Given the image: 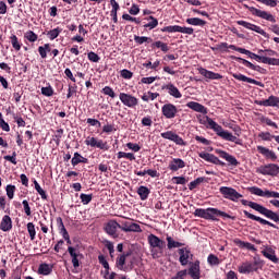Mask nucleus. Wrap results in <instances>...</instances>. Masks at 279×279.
Listing matches in <instances>:
<instances>
[{"label": "nucleus", "mask_w": 279, "mask_h": 279, "mask_svg": "<svg viewBox=\"0 0 279 279\" xmlns=\"http://www.w3.org/2000/svg\"><path fill=\"white\" fill-rule=\"evenodd\" d=\"M264 64H270L271 66H279V59L265 57Z\"/></svg>", "instance_id": "nucleus-60"}, {"label": "nucleus", "mask_w": 279, "mask_h": 279, "mask_svg": "<svg viewBox=\"0 0 279 279\" xmlns=\"http://www.w3.org/2000/svg\"><path fill=\"white\" fill-rule=\"evenodd\" d=\"M60 34H62V28L57 27L54 29H51L47 33V36L49 38V40H56V38H58V36H60Z\"/></svg>", "instance_id": "nucleus-47"}, {"label": "nucleus", "mask_w": 279, "mask_h": 279, "mask_svg": "<svg viewBox=\"0 0 279 279\" xmlns=\"http://www.w3.org/2000/svg\"><path fill=\"white\" fill-rule=\"evenodd\" d=\"M110 5L112 8L110 11V16L112 17L113 23H119L118 12L121 10V7L117 0H110Z\"/></svg>", "instance_id": "nucleus-32"}, {"label": "nucleus", "mask_w": 279, "mask_h": 279, "mask_svg": "<svg viewBox=\"0 0 279 279\" xmlns=\"http://www.w3.org/2000/svg\"><path fill=\"white\" fill-rule=\"evenodd\" d=\"M240 202H241L242 206H248L253 210H256V213H259V215H263V213L265 210V206H263L258 203L247 201V199H241V198H240Z\"/></svg>", "instance_id": "nucleus-24"}, {"label": "nucleus", "mask_w": 279, "mask_h": 279, "mask_svg": "<svg viewBox=\"0 0 279 279\" xmlns=\"http://www.w3.org/2000/svg\"><path fill=\"white\" fill-rule=\"evenodd\" d=\"M263 256L271 260V263H279L278 256H276V251L271 246H265V250L262 251Z\"/></svg>", "instance_id": "nucleus-26"}, {"label": "nucleus", "mask_w": 279, "mask_h": 279, "mask_svg": "<svg viewBox=\"0 0 279 279\" xmlns=\"http://www.w3.org/2000/svg\"><path fill=\"white\" fill-rule=\"evenodd\" d=\"M147 21H150L149 23L145 24L144 27L148 29H156L158 27V19L150 15Z\"/></svg>", "instance_id": "nucleus-50"}, {"label": "nucleus", "mask_w": 279, "mask_h": 279, "mask_svg": "<svg viewBox=\"0 0 279 279\" xmlns=\"http://www.w3.org/2000/svg\"><path fill=\"white\" fill-rule=\"evenodd\" d=\"M24 38L25 40H28V43H36V40H38V35L34 33V31H27L24 34Z\"/></svg>", "instance_id": "nucleus-51"}, {"label": "nucleus", "mask_w": 279, "mask_h": 279, "mask_svg": "<svg viewBox=\"0 0 279 279\" xmlns=\"http://www.w3.org/2000/svg\"><path fill=\"white\" fill-rule=\"evenodd\" d=\"M33 184L35 186V191H37V193L40 195L41 199L48 201L49 196L47 195V192L43 190V187L40 186L38 181H36V179H34Z\"/></svg>", "instance_id": "nucleus-42"}, {"label": "nucleus", "mask_w": 279, "mask_h": 279, "mask_svg": "<svg viewBox=\"0 0 279 279\" xmlns=\"http://www.w3.org/2000/svg\"><path fill=\"white\" fill-rule=\"evenodd\" d=\"M207 263L211 266L219 265V257H217L215 254H209L207 257Z\"/></svg>", "instance_id": "nucleus-59"}, {"label": "nucleus", "mask_w": 279, "mask_h": 279, "mask_svg": "<svg viewBox=\"0 0 279 279\" xmlns=\"http://www.w3.org/2000/svg\"><path fill=\"white\" fill-rule=\"evenodd\" d=\"M186 107L191 110H194V112H201V114H208V108L199 102L190 101L186 104Z\"/></svg>", "instance_id": "nucleus-29"}, {"label": "nucleus", "mask_w": 279, "mask_h": 279, "mask_svg": "<svg viewBox=\"0 0 279 279\" xmlns=\"http://www.w3.org/2000/svg\"><path fill=\"white\" fill-rule=\"evenodd\" d=\"M68 252L71 258H82V254L80 253V251L73 246H69Z\"/></svg>", "instance_id": "nucleus-57"}, {"label": "nucleus", "mask_w": 279, "mask_h": 279, "mask_svg": "<svg viewBox=\"0 0 279 279\" xmlns=\"http://www.w3.org/2000/svg\"><path fill=\"white\" fill-rule=\"evenodd\" d=\"M179 254V263L182 267H186L191 260H193V253H191V248L182 247L178 250Z\"/></svg>", "instance_id": "nucleus-9"}, {"label": "nucleus", "mask_w": 279, "mask_h": 279, "mask_svg": "<svg viewBox=\"0 0 279 279\" xmlns=\"http://www.w3.org/2000/svg\"><path fill=\"white\" fill-rule=\"evenodd\" d=\"M41 95L45 97H52L53 95V87L48 86V87H41Z\"/></svg>", "instance_id": "nucleus-63"}, {"label": "nucleus", "mask_w": 279, "mask_h": 279, "mask_svg": "<svg viewBox=\"0 0 279 279\" xmlns=\"http://www.w3.org/2000/svg\"><path fill=\"white\" fill-rule=\"evenodd\" d=\"M244 8L251 12L253 16H257L258 19H263L264 21H269L270 23H276V17L274 14L263 11L260 9H256L254 7H250L247 4H244Z\"/></svg>", "instance_id": "nucleus-5"}, {"label": "nucleus", "mask_w": 279, "mask_h": 279, "mask_svg": "<svg viewBox=\"0 0 279 279\" xmlns=\"http://www.w3.org/2000/svg\"><path fill=\"white\" fill-rule=\"evenodd\" d=\"M178 112V107L171 102H167L161 107V114L165 119H175Z\"/></svg>", "instance_id": "nucleus-11"}, {"label": "nucleus", "mask_w": 279, "mask_h": 279, "mask_svg": "<svg viewBox=\"0 0 279 279\" xmlns=\"http://www.w3.org/2000/svg\"><path fill=\"white\" fill-rule=\"evenodd\" d=\"M198 156L203 160H206V162H211V165H219L220 167H226V162L218 159V157L215 156L214 154L202 151V153L198 154Z\"/></svg>", "instance_id": "nucleus-17"}, {"label": "nucleus", "mask_w": 279, "mask_h": 279, "mask_svg": "<svg viewBox=\"0 0 279 279\" xmlns=\"http://www.w3.org/2000/svg\"><path fill=\"white\" fill-rule=\"evenodd\" d=\"M257 151L262 154V156H265V158L271 160L272 162H276V160H278V156L276 155V153H274V150H270L265 146H257Z\"/></svg>", "instance_id": "nucleus-23"}, {"label": "nucleus", "mask_w": 279, "mask_h": 279, "mask_svg": "<svg viewBox=\"0 0 279 279\" xmlns=\"http://www.w3.org/2000/svg\"><path fill=\"white\" fill-rule=\"evenodd\" d=\"M243 214L247 219H252V221H258V223H260L262 226H269L270 228L278 229V226L274 225V222L265 220L264 218H260L256 215L250 214V211L247 210H243Z\"/></svg>", "instance_id": "nucleus-20"}, {"label": "nucleus", "mask_w": 279, "mask_h": 279, "mask_svg": "<svg viewBox=\"0 0 279 279\" xmlns=\"http://www.w3.org/2000/svg\"><path fill=\"white\" fill-rule=\"evenodd\" d=\"M51 44H45L38 47V53L43 60L47 58V53H51Z\"/></svg>", "instance_id": "nucleus-41"}, {"label": "nucleus", "mask_w": 279, "mask_h": 279, "mask_svg": "<svg viewBox=\"0 0 279 279\" xmlns=\"http://www.w3.org/2000/svg\"><path fill=\"white\" fill-rule=\"evenodd\" d=\"M186 167V162L182 160L181 158H173L168 166V169L170 171H180V169H184Z\"/></svg>", "instance_id": "nucleus-27"}, {"label": "nucleus", "mask_w": 279, "mask_h": 279, "mask_svg": "<svg viewBox=\"0 0 279 279\" xmlns=\"http://www.w3.org/2000/svg\"><path fill=\"white\" fill-rule=\"evenodd\" d=\"M26 227L31 241H34L36 239V226L34 225V222H28Z\"/></svg>", "instance_id": "nucleus-52"}, {"label": "nucleus", "mask_w": 279, "mask_h": 279, "mask_svg": "<svg viewBox=\"0 0 279 279\" xmlns=\"http://www.w3.org/2000/svg\"><path fill=\"white\" fill-rule=\"evenodd\" d=\"M185 23H187V25H193L194 27H204V25H206V21L199 17H189L185 20Z\"/></svg>", "instance_id": "nucleus-39"}, {"label": "nucleus", "mask_w": 279, "mask_h": 279, "mask_svg": "<svg viewBox=\"0 0 279 279\" xmlns=\"http://www.w3.org/2000/svg\"><path fill=\"white\" fill-rule=\"evenodd\" d=\"M238 271L240 274H252V271H258V267H255L253 263L246 262L239 266Z\"/></svg>", "instance_id": "nucleus-31"}, {"label": "nucleus", "mask_w": 279, "mask_h": 279, "mask_svg": "<svg viewBox=\"0 0 279 279\" xmlns=\"http://www.w3.org/2000/svg\"><path fill=\"white\" fill-rule=\"evenodd\" d=\"M206 182V178L204 177H198L196 180L190 182L189 184V190L190 191H195V189H197V186H199V184Z\"/></svg>", "instance_id": "nucleus-44"}, {"label": "nucleus", "mask_w": 279, "mask_h": 279, "mask_svg": "<svg viewBox=\"0 0 279 279\" xmlns=\"http://www.w3.org/2000/svg\"><path fill=\"white\" fill-rule=\"evenodd\" d=\"M257 106H264L265 108H279V97L271 95L268 99L257 101Z\"/></svg>", "instance_id": "nucleus-21"}, {"label": "nucleus", "mask_w": 279, "mask_h": 279, "mask_svg": "<svg viewBox=\"0 0 279 279\" xmlns=\"http://www.w3.org/2000/svg\"><path fill=\"white\" fill-rule=\"evenodd\" d=\"M219 193L225 199H229V202L236 203L243 199V194L239 193L234 187L221 186Z\"/></svg>", "instance_id": "nucleus-4"}, {"label": "nucleus", "mask_w": 279, "mask_h": 279, "mask_svg": "<svg viewBox=\"0 0 279 279\" xmlns=\"http://www.w3.org/2000/svg\"><path fill=\"white\" fill-rule=\"evenodd\" d=\"M198 73L203 75V77H206V80H223L221 74L215 73L204 68L198 69Z\"/></svg>", "instance_id": "nucleus-25"}, {"label": "nucleus", "mask_w": 279, "mask_h": 279, "mask_svg": "<svg viewBox=\"0 0 279 279\" xmlns=\"http://www.w3.org/2000/svg\"><path fill=\"white\" fill-rule=\"evenodd\" d=\"M0 230H2V232H10V230H12V218H10V216H3Z\"/></svg>", "instance_id": "nucleus-34"}, {"label": "nucleus", "mask_w": 279, "mask_h": 279, "mask_svg": "<svg viewBox=\"0 0 279 279\" xmlns=\"http://www.w3.org/2000/svg\"><path fill=\"white\" fill-rule=\"evenodd\" d=\"M172 182L173 184H186L189 182V179L184 177H173Z\"/></svg>", "instance_id": "nucleus-64"}, {"label": "nucleus", "mask_w": 279, "mask_h": 279, "mask_svg": "<svg viewBox=\"0 0 279 279\" xmlns=\"http://www.w3.org/2000/svg\"><path fill=\"white\" fill-rule=\"evenodd\" d=\"M151 47H156L157 49H160L163 53H167L170 49L167 43H162L160 40L153 43Z\"/></svg>", "instance_id": "nucleus-45"}, {"label": "nucleus", "mask_w": 279, "mask_h": 279, "mask_svg": "<svg viewBox=\"0 0 279 279\" xmlns=\"http://www.w3.org/2000/svg\"><path fill=\"white\" fill-rule=\"evenodd\" d=\"M80 199L84 206H87V204L93 202V194H84L82 193L80 195Z\"/></svg>", "instance_id": "nucleus-55"}, {"label": "nucleus", "mask_w": 279, "mask_h": 279, "mask_svg": "<svg viewBox=\"0 0 279 279\" xmlns=\"http://www.w3.org/2000/svg\"><path fill=\"white\" fill-rule=\"evenodd\" d=\"M119 99L126 108H136V106H138V98L132 94L120 93Z\"/></svg>", "instance_id": "nucleus-10"}, {"label": "nucleus", "mask_w": 279, "mask_h": 279, "mask_svg": "<svg viewBox=\"0 0 279 279\" xmlns=\"http://www.w3.org/2000/svg\"><path fill=\"white\" fill-rule=\"evenodd\" d=\"M216 154H218V156L220 158H223V160H226L227 162H229V165H231V167H239V165H241V162H239V160L236 159V157L228 154L225 150L221 149H216Z\"/></svg>", "instance_id": "nucleus-19"}, {"label": "nucleus", "mask_w": 279, "mask_h": 279, "mask_svg": "<svg viewBox=\"0 0 279 279\" xmlns=\"http://www.w3.org/2000/svg\"><path fill=\"white\" fill-rule=\"evenodd\" d=\"M235 60L236 62H240V64H243L244 66H246V69H251L252 71H257V73H263V71H265V69H263L260 65H254L252 62L241 57H236Z\"/></svg>", "instance_id": "nucleus-28"}, {"label": "nucleus", "mask_w": 279, "mask_h": 279, "mask_svg": "<svg viewBox=\"0 0 279 279\" xmlns=\"http://www.w3.org/2000/svg\"><path fill=\"white\" fill-rule=\"evenodd\" d=\"M206 122L208 123V129L214 130L222 141H228L229 143H235V145H243V140L236 137L231 132L223 130V126L219 125L213 118L206 116Z\"/></svg>", "instance_id": "nucleus-1"}, {"label": "nucleus", "mask_w": 279, "mask_h": 279, "mask_svg": "<svg viewBox=\"0 0 279 279\" xmlns=\"http://www.w3.org/2000/svg\"><path fill=\"white\" fill-rule=\"evenodd\" d=\"M160 136L166 141H172V143H175V145H180L181 147H185L186 145V142H184V140L173 131L163 132Z\"/></svg>", "instance_id": "nucleus-13"}, {"label": "nucleus", "mask_w": 279, "mask_h": 279, "mask_svg": "<svg viewBox=\"0 0 279 279\" xmlns=\"http://www.w3.org/2000/svg\"><path fill=\"white\" fill-rule=\"evenodd\" d=\"M158 97H160V94H158V93H151V92H148L147 94H144L143 96H142V99L144 100V101H154L155 99H158Z\"/></svg>", "instance_id": "nucleus-53"}, {"label": "nucleus", "mask_w": 279, "mask_h": 279, "mask_svg": "<svg viewBox=\"0 0 279 279\" xmlns=\"http://www.w3.org/2000/svg\"><path fill=\"white\" fill-rule=\"evenodd\" d=\"M166 240H167L168 250H173L175 247H184V245H186L182 242H178V241L173 240V238H171V235H167Z\"/></svg>", "instance_id": "nucleus-38"}, {"label": "nucleus", "mask_w": 279, "mask_h": 279, "mask_svg": "<svg viewBox=\"0 0 279 279\" xmlns=\"http://www.w3.org/2000/svg\"><path fill=\"white\" fill-rule=\"evenodd\" d=\"M149 193H151V191L147 186L142 185L137 189V195H140V198L142 199V202H145V199H148Z\"/></svg>", "instance_id": "nucleus-40"}, {"label": "nucleus", "mask_w": 279, "mask_h": 279, "mask_svg": "<svg viewBox=\"0 0 279 279\" xmlns=\"http://www.w3.org/2000/svg\"><path fill=\"white\" fill-rule=\"evenodd\" d=\"M85 145H87V147H93L94 149H101V151H108V149H110L108 142H104V140L93 136L86 137Z\"/></svg>", "instance_id": "nucleus-6"}, {"label": "nucleus", "mask_w": 279, "mask_h": 279, "mask_svg": "<svg viewBox=\"0 0 279 279\" xmlns=\"http://www.w3.org/2000/svg\"><path fill=\"white\" fill-rule=\"evenodd\" d=\"M242 52L244 53V56L250 57L251 60H256V62H262L263 64H265V58L266 57L262 56L263 53L256 54V53H254V52H252L247 49L242 50Z\"/></svg>", "instance_id": "nucleus-35"}, {"label": "nucleus", "mask_w": 279, "mask_h": 279, "mask_svg": "<svg viewBox=\"0 0 279 279\" xmlns=\"http://www.w3.org/2000/svg\"><path fill=\"white\" fill-rule=\"evenodd\" d=\"M118 228L121 230V225L117 222V220H109L105 225L104 230L109 236H112V239H118L119 238V233H117Z\"/></svg>", "instance_id": "nucleus-15"}, {"label": "nucleus", "mask_w": 279, "mask_h": 279, "mask_svg": "<svg viewBox=\"0 0 279 279\" xmlns=\"http://www.w3.org/2000/svg\"><path fill=\"white\" fill-rule=\"evenodd\" d=\"M101 93L104 95H107L108 97H111V99H114V97H117V94L114 93V89H112V87H110V86H105L101 89Z\"/></svg>", "instance_id": "nucleus-56"}, {"label": "nucleus", "mask_w": 279, "mask_h": 279, "mask_svg": "<svg viewBox=\"0 0 279 279\" xmlns=\"http://www.w3.org/2000/svg\"><path fill=\"white\" fill-rule=\"evenodd\" d=\"M187 274L193 279H199V262L192 263Z\"/></svg>", "instance_id": "nucleus-36"}, {"label": "nucleus", "mask_w": 279, "mask_h": 279, "mask_svg": "<svg viewBox=\"0 0 279 279\" xmlns=\"http://www.w3.org/2000/svg\"><path fill=\"white\" fill-rule=\"evenodd\" d=\"M132 253L128 252L126 254H122L120 256L117 257L116 259V267L120 269V271H126L128 267H125V260L128 258V256H131Z\"/></svg>", "instance_id": "nucleus-30"}, {"label": "nucleus", "mask_w": 279, "mask_h": 279, "mask_svg": "<svg viewBox=\"0 0 279 279\" xmlns=\"http://www.w3.org/2000/svg\"><path fill=\"white\" fill-rule=\"evenodd\" d=\"M256 173H260L262 175H271V178H276L279 174V166L276 163H268L257 168Z\"/></svg>", "instance_id": "nucleus-8"}, {"label": "nucleus", "mask_w": 279, "mask_h": 279, "mask_svg": "<svg viewBox=\"0 0 279 279\" xmlns=\"http://www.w3.org/2000/svg\"><path fill=\"white\" fill-rule=\"evenodd\" d=\"M236 23H238V25L245 27V29H251V32H256V34H260V36H264V38H269V34H267V32H265V29H263L260 26H258L256 24L245 22L243 20H240Z\"/></svg>", "instance_id": "nucleus-14"}, {"label": "nucleus", "mask_w": 279, "mask_h": 279, "mask_svg": "<svg viewBox=\"0 0 279 279\" xmlns=\"http://www.w3.org/2000/svg\"><path fill=\"white\" fill-rule=\"evenodd\" d=\"M248 191L252 195H257L258 197H275L279 199V193L278 192H274V191H263V189L258 187V186H252L248 187Z\"/></svg>", "instance_id": "nucleus-12"}, {"label": "nucleus", "mask_w": 279, "mask_h": 279, "mask_svg": "<svg viewBox=\"0 0 279 279\" xmlns=\"http://www.w3.org/2000/svg\"><path fill=\"white\" fill-rule=\"evenodd\" d=\"M5 191L9 199H14V193H16V185L9 184L7 185Z\"/></svg>", "instance_id": "nucleus-54"}, {"label": "nucleus", "mask_w": 279, "mask_h": 279, "mask_svg": "<svg viewBox=\"0 0 279 279\" xmlns=\"http://www.w3.org/2000/svg\"><path fill=\"white\" fill-rule=\"evenodd\" d=\"M72 167H77V165H88V158L82 156L80 153H74L73 158L71 159Z\"/></svg>", "instance_id": "nucleus-33"}, {"label": "nucleus", "mask_w": 279, "mask_h": 279, "mask_svg": "<svg viewBox=\"0 0 279 279\" xmlns=\"http://www.w3.org/2000/svg\"><path fill=\"white\" fill-rule=\"evenodd\" d=\"M232 77H234V80H238V82H246L247 84H254L255 86H259L260 88H265V84L260 81H256L252 77H247L241 73H233Z\"/></svg>", "instance_id": "nucleus-18"}, {"label": "nucleus", "mask_w": 279, "mask_h": 279, "mask_svg": "<svg viewBox=\"0 0 279 279\" xmlns=\"http://www.w3.org/2000/svg\"><path fill=\"white\" fill-rule=\"evenodd\" d=\"M87 58L89 60V62H99V60H101V57H99V54H97L96 52H88L87 53Z\"/></svg>", "instance_id": "nucleus-62"}, {"label": "nucleus", "mask_w": 279, "mask_h": 279, "mask_svg": "<svg viewBox=\"0 0 279 279\" xmlns=\"http://www.w3.org/2000/svg\"><path fill=\"white\" fill-rule=\"evenodd\" d=\"M52 271H53V266L47 263L40 264L38 267V274L40 276H49Z\"/></svg>", "instance_id": "nucleus-37"}, {"label": "nucleus", "mask_w": 279, "mask_h": 279, "mask_svg": "<svg viewBox=\"0 0 279 279\" xmlns=\"http://www.w3.org/2000/svg\"><path fill=\"white\" fill-rule=\"evenodd\" d=\"M235 245H239L242 250H250L251 252H256V246L250 242H243L241 240H235L234 241Z\"/></svg>", "instance_id": "nucleus-43"}, {"label": "nucleus", "mask_w": 279, "mask_h": 279, "mask_svg": "<svg viewBox=\"0 0 279 279\" xmlns=\"http://www.w3.org/2000/svg\"><path fill=\"white\" fill-rule=\"evenodd\" d=\"M161 32H166L168 34H187L189 36H193V34L195 33V29L193 27H182L180 25H170V26H165L163 28H161Z\"/></svg>", "instance_id": "nucleus-7"}, {"label": "nucleus", "mask_w": 279, "mask_h": 279, "mask_svg": "<svg viewBox=\"0 0 279 279\" xmlns=\"http://www.w3.org/2000/svg\"><path fill=\"white\" fill-rule=\"evenodd\" d=\"M147 241L150 247V254L153 258H162L165 254V247H167V242H165V240H161L154 233H150L148 235Z\"/></svg>", "instance_id": "nucleus-2"}, {"label": "nucleus", "mask_w": 279, "mask_h": 279, "mask_svg": "<svg viewBox=\"0 0 279 279\" xmlns=\"http://www.w3.org/2000/svg\"><path fill=\"white\" fill-rule=\"evenodd\" d=\"M120 230H122V232H143L141 225L130 221H121Z\"/></svg>", "instance_id": "nucleus-16"}, {"label": "nucleus", "mask_w": 279, "mask_h": 279, "mask_svg": "<svg viewBox=\"0 0 279 279\" xmlns=\"http://www.w3.org/2000/svg\"><path fill=\"white\" fill-rule=\"evenodd\" d=\"M217 217H221L222 219H231V221H236V216L232 215V211L230 214L219 210L214 207L207 208V221H217Z\"/></svg>", "instance_id": "nucleus-3"}, {"label": "nucleus", "mask_w": 279, "mask_h": 279, "mask_svg": "<svg viewBox=\"0 0 279 279\" xmlns=\"http://www.w3.org/2000/svg\"><path fill=\"white\" fill-rule=\"evenodd\" d=\"M134 40L137 45H143L144 43H151L153 39L150 37H145V36H134Z\"/></svg>", "instance_id": "nucleus-58"}, {"label": "nucleus", "mask_w": 279, "mask_h": 279, "mask_svg": "<svg viewBox=\"0 0 279 279\" xmlns=\"http://www.w3.org/2000/svg\"><path fill=\"white\" fill-rule=\"evenodd\" d=\"M75 93H77V85L76 84L69 85L68 94H66V99H71V97L74 96Z\"/></svg>", "instance_id": "nucleus-61"}, {"label": "nucleus", "mask_w": 279, "mask_h": 279, "mask_svg": "<svg viewBox=\"0 0 279 279\" xmlns=\"http://www.w3.org/2000/svg\"><path fill=\"white\" fill-rule=\"evenodd\" d=\"M118 160H121V158H126V160H136V156H134L133 153H125V151H119L117 154Z\"/></svg>", "instance_id": "nucleus-49"}, {"label": "nucleus", "mask_w": 279, "mask_h": 279, "mask_svg": "<svg viewBox=\"0 0 279 279\" xmlns=\"http://www.w3.org/2000/svg\"><path fill=\"white\" fill-rule=\"evenodd\" d=\"M194 217H199L201 219H208V208H196L194 211Z\"/></svg>", "instance_id": "nucleus-48"}, {"label": "nucleus", "mask_w": 279, "mask_h": 279, "mask_svg": "<svg viewBox=\"0 0 279 279\" xmlns=\"http://www.w3.org/2000/svg\"><path fill=\"white\" fill-rule=\"evenodd\" d=\"M10 43H11L13 49H15L16 51H19L21 49V47H22V44L19 40V37H16V35H14V34H12L10 36Z\"/></svg>", "instance_id": "nucleus-46"}, {"label": "nucleus", "mask_w": 279, "mask_h": 279, "mask_svg": "<svg viewBox=\"0 0 279 279\" xmlns=\"http://www.w3.org/2000/svg\"><path fill=\"white\" fill-rule=\"evenodd\" d=\"M161 90H168L170 97H174V99H182V93H180V89H178L173 83L162 85Z\"/></svg>", "instance_id": "nucleus-22"}]
</instances>
